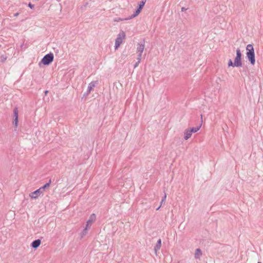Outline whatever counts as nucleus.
Instances as JSON below:
<instances>
[{"label":"nucleus","instance_id":"obj_11","mask_svg":"<svg viewBox=\"0 0 263 263\" xmlns=\"http://www.w3.org/2000/svg\"><path fill=\"white\" fill-rule=\"evenodd\" d=\"M41 241L40 239H36L34 240L31 243V247L33 248L36 249L41 245Z\"/></svg>","mask_w":263,"mask_h":263},{"label":"nucleus","instance_id":"obj_16","mask_svg":"<svg viewBox=\"0 0 263 263\" xmlns=\"http://www.w3.org/2000/svg\"><path fill=\"white\" fill-rule=\"evenodd\" d=\"M51 183V180H49V181H48V182L46 183L44 186L41 187L40 189L41 190V191L43 192V191L47 189V188H48L50 185V184Z\"/></svg>","mask_w":263,"mask_h":263},{"label":"nucleus","instance_id":"obj_21","mask_svg":"<svg viewBox=\"0 0 263 263\" xmlns=\"http://www.w3.org/2000/svg\"><path fill=\"white\" fill-rule=\"evenodd\" d=\"M142 53H138L137 60L141 62Z\"/></svg>","mask_w":263,"mask_h":263},{"label":"nucleus","instance_id":"obj_25","mask_svg":"<svg viewBox=\"0 0 263 263\" xmlns=\"http://www.w3.org/2000/svg\"><path fill=\"white\" fill-rule=\"evenodd\" d=\"M123 20H125V18H119L118 20H115V21L119 22V21H123Z\"/></svg>","mask_w":263,"mask_h":263},{"label":"nucleus","instance_id":"obj_30","mask_svg":"<svg viewBox=\"0 0 263 263\" xmlns=\"http://www.w3.org/2000/svg\"><path fill=\"white\" fill-rule=\"evenodd\" d=\"M257 263H261V262H258Z\"/></svg>","mask_w":263,"mask_h":263},{"label":"nucleus","instance_id":"obj_5","mask_svg":"<svg viewBox=\"0 0 263 263\" xmlns=\"http://www.w3.org/2000/svg\"><path fill=\"white\" fill-rule=\"evenodd\" d=\"M97 83H98V81H95L91 82L88 84L87 91L85 93L84 95H85L86 96H88L90 93L91 91L92 90V89L96 86V85L97 84Z\"/></svg>","mask_w":263,"mask_h":263},{"label":"nucleus","instance_id":"obj_1","mask_svg":"<svg viewBox=\"0 0 263 263\" xmlns=\"http://www.w3.org/2000/svg\"><path fill=\"white\" fill-rule=\"evenodd\" d=\"M247 50V57L251 64L253 65H254L255 62V53L253 46L252 44H248L246 47Z\"/></svg>","mask_w":263,"mask_h":263},{"label":"nucleus","instance_id":"obj_4","mask_svg":"<svg viewBox=\"0 0 263 263\" xmlns=\"http://www.w3.org/2000/svg\"><path fill=\"white\" fill-rule=\"evenodd\" d=\"M241 53L240 49L236 50V56L234 60L235 66L237 67H241L242 64L241 62Z\"/></svg>","mask_w":263,"mask_h":263},{"label":"nucleus","instance_id":"obj_14","mask_svg":"<svg viewBox=\"0 0 263 263\" xmlns=\"http://www.w3.org/2000/svg\"><path fill=\"white\" fill-rule=\"evenodd\" d=\"M141 12L139 9H137L135 12L132 14L129 17L125 18V20H130L137 16Z\"/></svg>","mask_w":263,"mask_h":263},{"label":"nucleus","instance_id":"obj_18","mask_svg":"<svg viewBox=\"0 0 263 263\" xmlns=\"http://www.w3.org/2000/svg\"><path fill=\"white\" fill-rule=\"evenodd\" d=\"M146 0H142L141 1L139 4V7H138V8L137 9H139L140 11H141L142 9L143 8L144 4H145V2H146Z\"/></svg>","mask_w":263,"mask_h":263},{"label":"nucleus","instance_id":"obj_2","mask_svg":"<svg viewBox=\"0 0 263 263\" xmlns=\"http://www.w3.org/2000/svg\"><path fill=\"white\" fill-rule=\"evenodd\" d=\"M125 33L123 31H120L117 35V37L115 41V50H117L120 47L123 40L125 39Z\"/></svg>","mask_w":263,"mask_h":263},{"label":"nucleus","instance_id":"obj_19","mask_svg":"<svg viewBox=\"0 0 263 263\" xmlns=\"http://www.w3.org/2000/svg\"><path fill=\"white\" fill-rule=\"evenodd\" d=\"M166 195L165 193L164 197L162 198V199L161 200V205L158 208H157L156 209V210H159V209L160 208L161 206L162 205V204L163 203V202H165V201L166 200Z\"/></svg>","mask_w":263,"mask_h":263},{"label":"nucleus","instance_id":"obj_26","mask_svg":"<svg viewBox=\"0 0 263 263\" xmlns=\"http://www.w3.org/2000/svg\"><path fill=\"white\" fill-rule=\"evenodd\" d=\"M18 15H19V13H18V12H16V13H14V16L16 17V16H17Z\"/></svg>","mask_w":263,"mask_h":263},{"label":"nucleus","instance_id":"obj_23","mask_svg":"<svg viewBox=\"0 0 263 263\" xmlns=\"http://www.w3.org/2000/svg\"><path fill=\"white\" fill-rule=\"evenodd\" d=\"M28 6H29V8H30L31 9H33V8H34V5H33V4H31V3H29V4H28Z\"/></svg>","mask_w":263,"mask_h":263},{"label":"nucleus","instance_id":"obj_15","mask_svg":"<svg viewBox=\"0 0 263 263\" xmlns=\"http://www.w3.org/2000/svg\"><path fill=\"white\" fill-rule=\"evenodd\" d=\"M201 127V123H200L198 126H197L196 127H193L189 130L191 131L192 134L195 133H196L197 132H198L200 129Z\"/></svg>","mask_w":263,"mask_h":263},{"label":"nucleus","instance_id":"obj_6","mask_svg":"<svg viewBox=\"0 0 263 263\" xmlns=\"http://www.w3.org/2000/svg\"><path fill=\"white\" fill-rule=\"evenodd\" d=\"M43 193V192L41 191V190L39 188V189L36 190V191L31 193L29 194V196L32 199H37L38 197Z\"/></svg>","mask_w":263,"mask_h":263},{"label":"nucleus","instance_id":"obj_20","mask_svg":"<svg viewBox=\"0 0 263 263\" xmlns=\"http://www.w3.org/2000/svg\"><path fill=\"white\" fill-rule=\"evenodd\" d=\"M228 65V66H229V67H230V66L236 67V66H235V63H234V62L233 63V62H232V60H231V59H230V60H229Z\"/></svg>","mask_w":263,"mask_h":263},{"label":"nucleus","instance_id":"obj_10","mask_svg":"<svg viewBox=\"0 0 263 263\" xmlns=\"http://www.w3.org/2000/svg\"><path fill=\"white\" fill-rule=\"evenodd\" d=\"M161 247V239H159L157 241V242L156 246L154 247V250L155 252V254L157 255V251L160 250Z\"/></svg>","mask_w":263,"mask_h":263},{"label":"nucleus","instance_id":"obj_22","mask_svg":"<svg viewBox=\"0 0 263 263\" xmlns=\"http://www.w3.org/2000/svg\"><path fill=\"white\" fill-rule=\"evenodd\" d=\"M140 63V61H137V62L134 65V68H136Z\"/></svg>","mask_w":263,"mask_h":263},{"label":"nucleus","instance_id":"obj_3","mask_svg":"<svg viewBox=\"0 0 263 263\" xmlns=\"http://www.w3.org/2000/svg\"><path fill=\"white\" fill-rule=\"evenodd\" d=\"M54 59V56L53 53H50L45 55L42 59L41 63H43L45 65H49Z\"/></svg>","mask_w":263,"mask_h":263},{"label":"nucleus","instance_id":"obj_9","mask_svg":"<svg viewBox=\"0 0 263 263\" xmlns=\"http://www.w3.org/2000/svg\"><path fill=\"white\" fill-rule=\"evenodd\" d=\"M145 48L144 42L140 43L138 44L137 47V52L140 53H142Z\"/></svg>","mask_w":263,"mask_h":263},{"label":"nucleus","instance_id":"obj_24","mask_svg":"<svg viewBox=\"0 0 263 263\" xmlns=\"http://www.w3.org/2000/svg\"><path fill=\"white\" fill-rule=\"evenodd\" d=\"M2 61L3 62L6 60V58L4 57V56L1 57Z\"/></svg>","mask_w":263,"mask_h":263},{"label":"nucleus","instance_id":"obj_12","mask_svg":"<svg viewBox=\"0 0 263 263\" xmlns=\"http://www.w3.org/2000/svg\"><path fill=\"white\" fill-rule=\"evenodd\" d=\"M184 139L187 140H188L192 136V134L191 132V131L189 130V129H185L184 132Z\"/></svg>","mask_w":263,"mask_h":263},{"label":"nucleus","instance_id":"obj_17","mask_svg":"<svg viewBox=\"0 0 263 263\" xmlns=\"http://www.w3.org/2000/svg\"><path fill=\"white\" fill-rule=\"evenodd\" d=\"M89 228V227L86 226V227L84 229L82 233H81V236L83 238L85 236L87 233V230Z\"/></svg>","mask_w":263,"mask_h":263},{"label":"nucleus","instance_id":"obj_13","mask_svg":"<svg viewBox=\"0 0 263 263\" xmlns=\"http://www.w3.org/2000/svg\"><path fill=\"white\" fill-rule=\"evenodd\" d=\"M202 256V252L200 249H196L195 252V258L196 259H199Z\"/></svg>","mask_w":263,"mask_h":263},{"label":"nucleus","instance_id":"obj_8","mask_svg":"<svg viewBox=\"0 0 263 263\" xmlns=\"http://www.w3.org/2000/svg\"><path fill=\"white\" fill-rule=\"evenodd\" d=\"M96 215L95 214H92L90 216L88 220L86 222V226L90 227L91 223H93L96 220Z\"/></svg>","mask_w":263,"mask_h":263},{"label":"nucleus","instance_id":"obj_28","mask_svg":"<svg viewBox=\"0 0 263 263\" xmlns=\"http://www.w3.org/2000/svg\"><path fill=\"white\" fill-rule=\"evenodd\" d=\"M48 90H45V95H47V93H48Z\"/></svg>","mask_w":263,"mask_h":263},{"label":"nucleus","instance_id":"obj_29","mask_svg":"<svg viewBox=\"0 0 263 263\" xmlns=\"http://www.w3.org/2000/svg\"><path fill=\"white\" fill-rule=\"evenodd\" d=\"M202 115H201V122H202Z\"/></svg>","mask_w":263,"mask_h":263},{"label":"nucleus","instance_id":"obj_27","mask_svg":"<svg viewBox=\"0 0 263 263\" xmlns=\"http://www.w3.org/2000/svg\"><path fill=\"white\" fill-rule=\"evenodd\" d=\"M186 10V9H185L184 7H182V8H181V11H185V10Z\"/></svg>","mask_w":263,"mask_h":263},{"label":"nucleus","instance_id":"obj_7","mask_svg":"<svg viewBox=\"0 0 263 263\" xmlns=\"http://www.w3.org/2000/svg\"><path fill=\"white\" fill-rule=\"evenodd\" d=\"M18 111L17 107H15L13 110V116L14 118V121L13 122V124L15 126L16 128L18 125Z\"/></svg>","mask_w":263,"mask_h":263}]
</instances>
